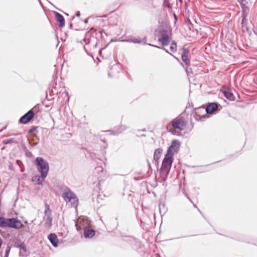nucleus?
Wrapping results in <instances>:
<instances>
[{
	"label": "nucleus",
	"mask_w": 257,
	"mask_h": 257,
	"mask_svg": "<svg viewBox=\"0 0 257 257\" xmlns=\"http://www.w3.org/2000/svg\"><path fill=\"white\" fill-rule=\"evenodd\" d=\"M190 57L191 55L189 50L188 48L183 47L182 48L181 59L183 63H182L181 65L188 75L193 74L192 69L190 67Z\"/></svg>",
	"instance_id": "nucleus-3"
},
{
	"label": "nucleus",
	"mask_w": 257,
	"mask_h": 257,
	"mask_svg": "<svg viewBox=\"0 0 257 257\" xmlns=\"http://www.w3.org/2000/svg\"><path fill=\"white\" fill-rule=\"evenodd\" d=\"M145 218H141L140 219L141 220V222L143 223H145V224H149V220H147V219H148V216H146V217H144Z\"/></svg>",
	"instance_id": "nucleus-37"
},
{
	"label": "nucleus",
	"mask_w": 257,
	"mask_h": 257,
	"mask_svg": "<svg viewBox=\"0 0 257 257\" xmlns=\"http://www.w3.org/2000/svg\"><path fill=\"white\" fill-rule=\"evenodd\" d=\"M91 157H95L96 158H98V159H99L98 157H97L96 156V154L94 153H91Z\"/></svg>",
	"instance_id": "nucleus-43"
},
{
	"label": "nucleus",
	"mask_w": 257,
	"mask_h": 257,
	"mask_svg": "<svg viewBox=\"0 0 257 257\" xmlns=\"http://www.w3.org/2000/svg\"><path fill=\"white\" fill-rule=\"evenodd\" d=\"M142 137H145V135H142L141 136Z\"/></svg>",
	"instance_id": "nucleus-63"
},
{
	"label": "nucleus",
	"mask_w": 257,
	"mask_h": 257,
	"mask_svg": "<svg viewBox=\"0 0 257 257\" xmlns=\"http://www.w3.org/2000/svg\"><path fill=\"white\" fill-rule=\"evenodd\" d=\"M174 16L175 19L176 20L177 19V16H176V15L175 14H174Z\"/></svg>",
	"instance_id": "nucleus-54"
},
{
	"label": "nucleus",
	"mask_w": 257,
	"mask_h": 257,
	"mask_svg": "<svg viewBox=\"0 0 257 257\" xmlns=\"http://www.w3.org/2000/svg\"><path fill=\"white\" fill-rule=\"evenodd\" d=\"M48 239L54 247L58 246L59 240L55 233H50L48 235Z\"/></svg>",
	"instance_id": "nucleus-19"
},
{
	"label": "nucleus",
	"mask_w": 257,
	"mask_h": 257,
	"mask_svg": "<svg viewBox=\"0 0 257 257\" xmlns=\"http://www.w3.org/2000/svg\"><path fill=\"white\" fill-rule=\"evenodd\" d=\"M187 198L188 199V200L191 203H193L192 200L191 199V198L189 197V196H187Z\"/></svg>",
	"instance_id": "nucleus-48"
},
{
	"label": "nucleus",
	"mask_w": 257,
	"mask_h": 257,
	"mask_svg": "<svg viewBox=\"0 0 257 257\" xmlns=\"http://www.w3.org/2000/svg\"><path fill=\"white\" fill-rule=\"evenodd\" d=\"M170 50L173 53L176 52L177 51V46H174L171 45L170 46Z\"/></svg>",
	"instance_id": "nucleus-38"
},
{
	"label": "nucleus",
	"mask_w": 257,
	"mask_h": 257,
	"mask_svg": "<svg viewBox=\"0 0 257 257\" xmlns=\"http://www.w3.org/2000/svg\"><path fill=\"white\" fill-rule=\"evenodd\" d=\"M89 221L87 218L83 219L80 221L81 226H77L78 231L83 229V235L85 238H91L95 234V230L89 227Z\"/></svg>",
	"instance_id": "nucleus-5"
},
{
	"label": "nucleus",
	"mask_w": 257,
	"mask_h": 257,
	"mask_svg": "<svg viewBox=\"0 0 257 257\" xmlns=\"http://www.w3.org/2000/svg\"><path fill=\"white\" fill-rule=\"evenodd\" d=\"M74 18H75V17H73L72 18V20H73Z\"/></svg>",
	"instance_id": "nucleus-64"
},
{
	"label": "nucleus",
	"mask_w": 257,
	"mask_h": 257,
	"mask_svg": "<svg viewBox=\"0 0 257 257\" xmlns=\"http://www.w3.org/2000/svg\"><path fill=\"white\" fill-rule=\"evenodd\" d=\"M69 27H70V28L71 29L73 27V24L72 23H70L69 25Z\"/></svg>",
	"instance_id": "nucleus-50"
},
{
	"label": "nucleus",
	"mask_w": 257,
	"mask_h": 257,
	"mask_svg": "<svg viewBox=\"0 0 257 257\" xmlns=\"http://www.w3.org/2000/svg\"><path fill=\"white\" fill-rule=\"evenodd\" d=\"M0 234H1V235H3L2 233L1 232V230H0Z\"/></svg>",
	"instance_id": "nucleus-61"
},
{
	"label": "nucleus",
	"mask_w": 257,
	"mask_h": 257,
	"mask_svg": "<svg viewBox=\"0 0 257 257\" xmlns=\"http://www.w3.org/2000/svg\"><path fill=\"white\" fill-rule=\"evenodd\" d=\"M136 239L137 238L133 236H126L124 241L132 246L134 242H136Z\"/></svg>",
	"instance_id": "nucleus-27"
},
{
	"label": "nucleus",
	"mask_w": 257,
	"mask_h": 257,
	"mask_svg": "<svg viewBox=\"0 0 257 257\" xmlns=\"http://www.w3.org/2000/svg\"><path fill=\"white\" fill-rule=\"evenodd\" d=\"M180 142L177 140H174L172 141L171 145L168 148L167 151L173 153V154L177 153L180 147Z\"/></svg>",
	"instance_id": "nucleus-15"
},
{
	"label": "nucleus",
	"mask_w": 257,
	"mask_h": 257,
	"mask_svg": "<svg viewBox=\"0 0 257 257\" xmlns=\"http://www.w3.org/2000/svg\"><path fill=\"white\" fill-rule=\"evenodd\" d=\"M39 104H37L36 105H35V107H37V106H38Z\"/></svg>",
	"instance_id": "nucleus-60"
},
{
	"label": "nucleus",
	"mask_w": 257,
	"mask_h": 257,
	"mask_svg": "<svg viewBox=\"0 0 257 257\" xmlns=\"http://www.w3.org/2000/svg\"><path fill=\"white\" fill-rule=\"evenodd\" d=\"M11 248L12 246L8 244L5 251L4 257H9Z\"/></svg>",
	"instance_id": "nucleus-33"
},
{
	"label": "nucleus",
	"mask_w": 257,
	"mask_h": 257,
	"mask_svg": "<svg viewBox=\"0 0 257 257\" xmlns=\"http://www.w3.org/2000/svg\"><path fill=\"white\" fill-rule=\"evenodd\" d=\"M62 197L66 201L70 202L72 199L78 201L76 194L67 186H65V192L63 193Z\"/></svg>",
	"instance_id": "nucleus-12"
},
{
	"label": "nucleus",
	"mask_w": 257,
	"mask_h": 257,
	"mask_svg": "<svg viewBox=\"0 0 257 257\" xmlns=\"http://www.w3.org/2000/svg\"><path fill=\"white\" fill-rule=\"evenodd\" d=\"M134 180H139V179H138V178H137V177H134Z\"/></svg>",
	"instance_id": "nucleus-55"
},
{
	"label": "nucleus",
	"mask_w": 257,
	"mask_h": 257,
	"mask_svg": "<svg viewBox=\"0 0 257 257\" xmlns=\"http://www.w3.org/2000/svg\"><path fill=\"white\" fill-rule=\"evenodd\" d=\"M95 170L98 171H100L102 170V168L101 167H97L95 168Z\"/></svg>",
	"instance_id": "nucleus-41"
},
{
	"label": "nucleus",
	"mask_w": 257,
	"mask_h": 257,
	"mask_svg": "<svg viewBox=\"0 0 257 257\" xmlns=\"http://www.w3.org/2000/svg\"><path fill=\"white\" fill-rule=\"evenodd\" d=\"M23 149L27 157H31L33 156L32 153L30 152L25 146H24Z\"/></svg>",
	"instance_id": "nucleus-32"
},
{
	"label": "nucleus",
	"mask_w": 257,
	"mask_h": 257,
	"mask_svg": "<svg viewBox=\"0 0 257 257\" xmlns=\"http://www.w3.org/2000/svg\"><path fill=\"white\" fill-rule=\"evenodd\" d=\"M35 116V113L33 109H31L21 116L19 120V122L21 124H26L29 123Z\"/></svg>",
	"instance_id": "nucleus-11"
},
{
	"label": "nucleus",
	"mask_w": 257,
	"mask_h": 257,
	"mask_svg": "<svg viewBox=\"0 0 257 257\" xmlns=\"http://www.w3.org/2000/svg\"><path fill=\"white\" fill-rule=\"evenodd\" d=\"M163 149L161 148H159L155 150L154 153V160L155 161V164L156 166H159V159L162 154Z\"/></svg>",
	"instance_id": "nucleus-20"
},
{
	"label": "nucleus",
	"mask_w": 257,
	"mask_h": 257,
	"mask_svg": "<svg viewBox=\"0 0 257 257\" xmlns=\"http://www.w3.org/2000/svg\"><path fill=\"white\" fill-rule=\"evenodd\" d=\"M247 16H241V28L242 29V30L243 31H246V32H248L249 31V28L247 26Z\"/></svg>",
	"instance_id": "nucleus-23"
},
{
	"label": "nucleus",
	"mask_w": 257,
	"mask_h": 257,
	"mask_svg": "<svg viewBox=\"0 0 257 257\" xmlns=\"http://www.w3.org/2000/svg\"><path fill=\"white\" fill-rule=\"evenodd\" d=\"M44 214L46 217L52 216V212L49 205L47 203L45 205Z\"/></svg>",
	"instance_id": "nucleus-26"
},
{
	"label": "nucleus",
	"mask_w": 257,
	"mask_h": 257,
	"mask_svg": "<svg viewBox=\"0 0 257 257\" xmlns=\"http://www.w3.org/2000/svg\"><path fill=\"white\" fill-rule=\"evenodd\" d=\"M172 163L173 162H171L163 159L159 171L162 181L165 182L167 179Z\"/></svg>",
	"instance_id": "nucleus-7"
},
{
	"label": "nucleus",
	"mask_w": 257,
	"mask_h": 257,
	"mask_svg": "<svg viewBox=\"0 0 257 257\" xmlns=\"http://www.w3.org/2000/svg\"><path fill=\"white\" fill-rule=\"evenodd\" d=\"M146 40V37H144L143 39L142 40L141 39L136 38L133 36H130L127 39L121 40H120L119 39L118 40L111 39L109 43L107 44L104 47H102L101 49H100L99 50V54L101 56V54H102V50L105 49L108 46L109 44L113 42H116V41H121V42H131V43H135V44H140L142 42L143 40Z\"/></svg>",
	"instance_id": "nucleus-9"
},
{
	"label": "nucleus",
	"mask_w": 257,
	"mask_h": 257,
	"mask_svg": "<svg viewBox=\"0 0 257 257\" xmlns=\"http://www.w3.org/2000/svg\"><path fill=\"white\" fill-rule=\"evenodd\" d=\"M158 38V41L163 46H167L170 43L171 39V37L169 35L168 31L166 29L159 31Z\"/></svg>",
	"instance_id": "nucleus-10"
},
{
	"label": "nucleus",
	"mask_w": 257,
	"mask_h": 257,
	"mask_svg": "<svg viewBox=\"0 0 257 257\" xmlns=\"http://www.w3.org/2000/svg\"><path fill=\"white\" fill-rule=\"evenodd\" d=\"M97 42H96V43L95 44V45H94V48H96L97 47Z\"/></svg>",
	"instance_id": "nucleus-52"
},
{
	"label": "nucleus",
	"mask_w": 257,
	"mask_h": 257,
	"mask_svg": "<svg viewBox=\"0 0 257 257\" xmlns=\"http://www.w3.org/2000/svg\"><path fill=\"white\" fill-rule=\"evenodd\" d=\"M235 155L231 154L229 156H234Z\"/></svg>",
	"instance_id": "nucleus-58"
},
{
	"label": "nucleus",
	"mask_w": 257,
	"mask_h": 257,
	"mask_svg": "<svg viewBox=\"0 0 257 257\" xmlns=\"http://www.w3.org/2000/svg\"><path fill=\"white\" fill-rule=\"evenodd\" d=\"M80 15H81L80 14V12L79 11L77 12L76 13V17H80Z\"/></svg>",
	"instance_id": "nucleus-44"
},
{
	"label": "nucleus",
	"mask_w": 257,
	"mask_h": 257,
	"mask_svg": "<svg viewBox=\"0 0 257 257\" xmlns=\"http://www.w3.org/2000/svg\"><path fill=\"white\" fill-rule=\"evenodd\" d=\"M52 220H53L52 216L46 217V223L48 224L49 227H51L52 226Z\"/></svg>",
	"instance_id": "nucleus-34"
},
{
	"label": "nucleus",
	"mask_w": 257,
	"mask_h": 257,
	"mask_svg": "<svg viewBox=\"0 0 257 257\" xmlns=\"http://www.w3.org/2000/svg\"><path fill=\"white\" fill-rule=\"evenodd\" d=\"M220 161H216L215 162L212 163L210 164V165L217 163L219 162ZM210 165V164L206 165L205 166L201 165V166H189V167L192 168H196V170L195 171V173H202L203 172H206L207 171L205 170V167Z\"/></svg>",
	"instance_id": "nucleus-21"
},
{
	"label": "nucleus",
	"mask_w": 257,
	"mask_h": 257,
	"mask_svg": "<svg viewBox=\"0 0 257 257\" xmlns=\"http://www.w3.org/2000/svg\"><path fill=\"white\" fill-rule=\"evenodd\" d=\"M101 17H104V18H106V15H104L103 16H101Z\"/></svg>",
	"instance_id": "nucleus-57"
},
{
	"label": "nucleus",
	"mask_w": 257,
	"mask_h": 257,
	"mask_svg": "<svg viewBox=\"0 0 257 257\" xmlns=\"http://www.w3.org/2000/svg\"><path fill=\"white\" fill-rule=\"evenodd\" d=\"M143 44L144 45H149V46H152V47H156V48H157V47H158L156 45H153V44H149V43H147L146 42H144Z\"/></svg>",
	"instance_id": "nucleus-39"
},
{
	"label": "nucleus",
	"mask_w": 257,
	"mask_h": 257,
	"mask_svg": "<svg viewBox=\"0 0 257 257\" xmlns=\"http://www.w3.org/2000/svg\"><path fill=\"white\" fill-rule=\"evenodd\" d=\"M190 107H193L192 103L190 105V103H188L186 107V109L172 120V125L174 128L183 131L186 127L187 124V121L186 120L185 116L188 115V114L186 113V109Z\"/></svg>",
	"instance_id": "nucleus-2"
},
{
	"label": "nucleus",
	"mask_w": 257,
	"mask_h": 257,
	"mask_svg": "<svg viewBox=\"0 0 257 257\" xmlns=\"http://www.w3.org/2000/svg\"><path fill=\"white\" fill-rule=\"evenodd\" d=\"M37 126H31L30 129L28 131V133L29 134H32V133H35V132H37V133L38 131L37 130Z\"/></svg>",
	"instance_id": "nucleus-35"
},
{
	"label": "nucleus",
	"mask_w": 257,
	"mask_h": 257,
	"mask_svg": "<svg viewBox=\"0 0 257 257\" xmlns=\"http://www.w3.org/2000/svg\"><path fill=\"white\" fill-rule=\"evenodd\" d=\"M192 203L193 204V206H194V207L197 208V206H196V204H195L193 202V203Z\"/></svg>",
	"instance_id": "nucleus-53"
},
{
	"label": "nucleus",
	"mask_w": 257,
	"mask_h": 257,
	"mask_svg": "<svg viewBox=\"0 0 257 257\" xmlns=\"http://www.w3.org/2000/svg\"><path fill=\"white\" fill-rule=\"evenodd\" d=\"M103 34H104L107 36V34L105 31L100 28L98 30L95 29L94 28H91L85 34V38L83 41L85 43V44L87 45L93 41V39L97 40V37H99L101 39H103Z\"/></svg>",
	"instance_id": "nucleus-4"
},
{
	"label": "nucleus",
	"mask_w": 257,
	"mask_h": 257,
	"mask_svg": "<svg viewBox=\"0 0 257 257\" xmlns=\"http://www.w3.org/2000/svg\"><path fill=\"white\" fill-rule=\"evenodd\" d=\"M220 106V104L218 102H213L209 103L207 107L205 108L206 115L215 113Z\"/></svg>",
	"instance_id": "nucleus-14"
},
{
	"label": "nucleus",
	"mask_w": 257,
	"mask_h": 257,
	"mask_svg": "<svg viewBox=\"0 0 257 257\" xmlns=\"http://www.w3.org/2000/svg\"><path fill=\"white\" fill-rule=\"evenodd\" d=\"M65 93L66 94V95H68V93L67 92H66H66H65Z\"/></svg>",
	"instance_id": "nucleus-59"
},
{
	"label": "nucleus",
	"mask_w": 257,
	"mask_h": 257,
	"mask_svg": "<svg viewBox=\"0 0 257 257\" xmlns=\"http://www.w3.org/2000/svg\"><path fill=\"white\" fill-rule=\"evenodd\" d=\"M36 165L38 171L42 175V176H47L49 170V165L48 162L42 157H38L36 158Z\"/></svg>",
	"instance_id": "nucleus-6"
},
{
	"label": "nucleus",
	"mask_w": 257,
	"mask_h": 257,
	"mask_svg": "<svg viewBox=\"0 0 257 257\" xmlns=\"http://www.w3.org/2000/svg\"><path fill=\"white\" fill-rule=\"evenodd\" d=\"M220 91L223 93L224 96L230 101H234L235 99V97L232 92L229 88L225 85L222 87Z\"/></svg>",
	"instance_id": "nucleus-13"
},
{
	"label": "nucleus",
	"mask_w": 257,
	"mask_h": 257,
	"mask_svg": "<svg viewBox=\"0 0 257 257\" xmlns=\"http://www.w3.org/2000/svg\"><path fill=\"white\" fill-rule=\"evenodd\" d=\"M112 131V130H109L106 131L105 132L109 133L110 135H112V132H111Z\"/></svg>",
	"instance_id": "nucleus-45"
},
{
	"label": "nucleus",
	"mask_w": 257,
	"mask_h": 257,
	"mask_svg": "<svg viewBox=\"0 0 257 257\" xmlns=\"http://www.w3.org/2000/svg\"><path fill=\"white\" fill-rule=\"evenodd\" d=\"M205 112V109L203 106L195 108L191 113V115L196 121H203L204 119L208 117Z\"/></svg>",
	"instance_id": "nucleus-8"
},
{
	"label": "nucleus",
	"mask_w": 257,
	"mask_h": 257,
	"mask_svg": "<svg viewBox=\"0 0 257 257\" xmlns=\"http://www.w3.org/2000/svg\"><path fill=\"white\" fill-rule=\"evenodd\" d=\"M12 143L16 144L17 142L12 139H6L3 141V144L4 145H8Z\"/></svg>",
	"instance_id": "nucleus-31"
},
{
	"label": "nucleus",
	"mask_w": 257,
	"mask_h": 257,
	"mask_svg": "<svg viewBox=\"0 0 257 257\" xmlns=\"http://www.w3.org/2000/svg\"><path fill=\"white\" fill-rule=\"evenodd\" d=\"M17 164H18V165H20L19 163H22V162H21V161H20V160H17Z\"/></svg>",
	"instance_id": "nucleus-49"
},
{
	"label": "nucleus",
	"mask_w": 257,
	"mask_h": 257,
	"mask_svg": "<svg viewBox=\"0 0 257 257\" xmlns=\"http://www.w3.org/2000/svg\"><path fill=\"white\" fill-rule=\"evenodd\" d=\"M171 45L174 46H177V43L175 41H173Z\"/></svg>",
	"instance_id": "nucleus-42"
},
{
	"label": "nucleus",
	"mask_w": 257,
	"mask_h": 257,
	"mask_svg": "<svg viewBox=\"0 0 257 257\" xmlns=\"http://www.w3.org/2000/svg\"><path fill=\"white\" fill-rule=\"evenodd\" d=\"M54 83L55 82L53 83L51 89L49 90V94L50 96H53L55 94H58V92L56 91V86H54Z\"/></svg>",
	"instance_id": "nucleus-29"
},
{
	"label": "nucleus",
	"mask_w": 257,
	"mask_h": 257,
	"mask_svg": "<svg viewBox=\"0 0 257 257\" xmlns=\"http://www.w3.org/2000/svg\"><path fill=\"white\" fill-rule=\"evenodd\" d=\"M24 171V170L21 169V172H23Z\"/></svg>",
	"instance_id": "nucleus-62"
},
{
	"label": "nucleus",
	"mask_w": 257,
	"mask_h": 257,
	"mask_svg": "<svg viewBox=\"0 0 257 257\" xmlns=\"http://www.w3.org/2000/svg\"><path fill=\"white\" fill-rule=\"evenodd\" d=\"M132 247L141 255H143L145 252L144 245L137 239H136V242H134Z\"/></svg>",
	"instance_id": "nucleus-16"
},
{
	"label": "nucleus",
	"mask_w": 257,
	"mask_h": 257,
	"mask_svg": "<svg viewBox=\"0 0 257 257\" xmlns=\"http://www.w3.org/2000/svg\"><path fill=\"white\" fill-rule=\"evenodd\" d=\"M13 243V246L16 248L18 247V246L20 245V242H22L20 238L18 237H15L12 240Z\"/></svg>",
	"instance_id": "nucleus-28"
},
{
	"label": "nucleus",
	"mask_w": 257,
	"mask_h": 257,
	"mask_svg": "<svg viewBox=\"0 0 257 257\" xmlns=\"http://www.w3.org/2000/svg\"><path fill=\"white\" fill-rule=\"evenodd\" d=\"M174 155L173 153L169 152L167 151L166 154L165 155L164 159L169 161L171 162H173L174 161Z\"/></svg>",
	"instance_id": "nucleus-25"
},
{
	"label": "nucleus",
	"mask_w": 257,
	"mask_h": 257,
	"mask_svg": "<svg viewBox=\"0 0 257 257\" xmlns=\"http://www.w3.org/2000/svg\"><path fill=\"white\" fill-rule=\"evenodd\" d=\"M24 222L26 224H28L29 223L27 220H25Z\"/></svg>",
	"instance_id": "nucleus-51"
},
{
	"label": "nucleus",
	"mask_w": 257,
	"mask_h": 257,
	"mask_svg": "<svg viewBox=\"0 0 257 257\" xmlns=\"http://www.w3.org/2000/svg\"><path fill=\"white\" fill-rule=\"evenodd\" d=\"M46 177L47 176H46L43 177L42 175H36L32 177V181L36 182L38 185H41Z\"/></svg>",
	"instance_id": "nucleus-22"
},
{
	"label": "nucleus",
	"mask_w": 257,
	"mask_h": 257,
	"mask_svg": "<svg viewBox=\"0 0 257 257\" xmlns=\"http://www.w3.org/2000/svg\"><path fill=\"white\" fill-rule=\"evenodd\" d=\"M3 243V241L2 239L0 237V247L2 245Z\"/></svg>",
	"instance_id": "nucleus-46"
},
{
	"label": "nucleus",
	"mask_w": 257,
	"mask_h": 257,
	"mask_svg": "<svg viewBox=\"0 0 257 257\" xmlns=\"http://www.w3.org/2000/svg\"><path fill=\"white\" fill-rule=\"evenodd\" d=\"M0 227L19 230L24 227V225L17 217H5L0 215Z\"/></svg>",
	"instance_id": "nucleus-1"
},
{
	"label": "nucleus",
	"mask_w": 257,
	"mask_h": 257,
	"mask_svg": "<svg viewBox=\"0 0 257 257\" xmlns=\"http://www.w3.org/2000/svg\"><path fill=\"white\" fill-rule=\"evenodd\" d=\"M159 49H162L164 51H165L166 53L169 54L170 55H171V56H173L174 58H175L178 61H179V59L176 58L175 56H174L173 54H172L171 53H170L168 50L167 49H166V48H165L164 47H157Z\"/></svg>",
	"instance_id": "nucleus-36"
},
{
	"label": "nucleus",
	"mask_w": 257,
	"mask_h": 257,
	"mask_svg": "<svg viewBox=\"0 0 257 257\" xmlns=\"http://www.w3.org/2000/svg\"><path fill=\"white\" fill-rule=\"evenodd\" d=\"M55 20L60 28H63L65 25V20L64 17L57 12H54Z\"/></svg>",
	"instance_id": "nucleus-18"
},
{
	"label": "nucleus",
	"mask_w": 257,
	"mask_h": 257,
	"mask_svg": "<svg viewBox=\"0 0 257 257\" xmlns=\"http://www.w3.org/2000/svg\"><path fill=\"white\" fill-rule=\"evenodd\" d=\"M184 195H185V196L186 197H187V196H188V195H187V194H186V193H184Z\"/></svg>",
	"instance_id": "nucleus-56"
},
{
	"label": "nucleus",
	"mask_w": 257,
	"mask_h": 257,
	"mask_svg": "<svg viewBox=\"0 0 257 257\" xmlns=\"http://www.w3.org/2000/svg\"><path fill=\"white\" fill-rule=\"evenodd\" d=\"M238 3H246V0H237Z\"/></svg>",
	"instance_id": "nucleus-40"
},
{
	"label": "nucleus",
	"mask_w": 257,
	"mask_h": 257,
	"mask_svg": "<svg viewBox=\"0 0 257 257\" xmlns=\"http://www.w3.org/2000/svg\"><path fill=\"white\" fill-rule=\"evenodd\" d=\"M129 127L126 125H117L113 127L112 132V135L117 136L121 134Z\"/></svg>",
	"instance_id": "nucleus-17"
},
{
	"label": "nucleus",
	"mask_w": 257,
	"mask_h": 257,
	"mask_svg": "<svg viewBox=\"0 0 257 257\" xmlns=\"http://www.w3.org/2000/svg\"><path fill=\"white\" fill-rule=\"evenodd\" d=\"M84 22L85 24H87L88 22V19H85L84 20Z\"/></svg>",
	"instance_id": "nucleus-47"
},
{
	"label": "nucleus",
	"mask_w": 257,
	"mask_h": 257,
	"mask_svg": "<svg viewBox=\"0 0 257 257\" xmlns=\"http://www.w3.org/2000/svg\"><path fill=\"white\" fill-rule=\"evenodd\" d=\"M246 3H239L241 8V16H247V13L249 12V9L246 6Z\"/></svg>",
	"instance_id": "nucleus-24"
},
{
	"label": "nucleus",
	"mask_w": 257,
	"mask_h": 257,
	"mask_svg": "<svg viewBox=\"0 0 257 257\" xmlns=\"http://www.w3.org/2000/svg\"><path fill=\"white\" fill-rule=\"evenodd\" d=\"M20 250H22L24 252H26L27 250V247L24 242H20V245L18 246V247Z\"/></svg>",
	"instance_id": "nucleus-30"
}]
</instances>
